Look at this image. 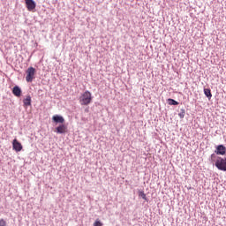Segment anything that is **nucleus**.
Masks as SVG:
<instances>
[{
  "mask_svg": "<svg viewBox=\"0 0 226 226\" xmlns=\"http://www.w3.org/2000/svg\"><path fill=\"white\" fill-rule=\"evenodd\" d=\"M12 149L17 153H20L22 151V144L17 140V139H13L12 141Z\"/></svg>",
  "mask_w": 226,
  "mask_h": 226,
  "instance_id": "5",
  "label": "nucleus"
},
{
  "mask_svg": "<svg viewBox=\"0 0 226 226\" xmlns=\"http://www.w3.org/2000/svg\"><path fill=\"white\" fill-rule=\"evenodd\" d=\"M215 153L217 154L223 155L226 153V147L223 145H219V146H217L216 150L215 151Z\"/></svg>",
  "mask_w": 226,
  "mask_h": 226,
  "instance_id": "6",
  "label": "nucleus"
},
{
  "mask_svg": "<svg viewBox=\"0 0 226 226\" xmlns=\"http://www.w3.org/2000/svg\"><path fill=\"white\" fill-rule=\"evenodd\" d=\"M25 3L28 11H33L36 9V3L34 0H25Z\"/></svg>",
  "mask_w": 226,
  "mask_h": 226,
  "instance_id": "4",
  "label": "nucleus"
},
{
  "mask_svg": "<svg viewBox=\"0 0 226 226\" xmlns=\"http://www.w3.org/2000/svg\"><path fill=\"white\" fill-rule=\"evenodd\" d=\"M12 94H14V96L20 98V96L22 95V90L20 89V87L16 86L12 88Z\"/></svg>",
  "mask_w": 226,
  "mask_h": 226,
  "instance_id": "7",
  "label": "nucleus"
},
{
  "mask_svg": "<svg viewBox=\"0 0 226 226\" xmlns=\"http://www.w3.org/2000/svg\"><path fill=\"white\" fill-rule=\"evenodd\" d=\"M215 167L219 170H222L223 172L226 171V158L217 157L215 162Z\"/></svg>",
  "mask_w": 226,
  "mask_h": 226,
  "instance_id": "2",
  "label": "nucleus"
},
{
  "mask_svg": "<svg viewBox=\"0 0 226 226\" xmlns=\"http://www.w3.org/2000/svg\"><path fill=\"white\" fill-rule=\"evenodd\" d=\"M0 226H6V221L4 219H0Z\"/></svg>",
  "mask_w": 226,
  "mask_h": 226,
  "instance_id": "15",
  "label": "nucleus"
},
{
  "mask_svg": "<svg viewBox=\"0 0 226 226\" xmlns=\"http://www.w3.org/2000/svg\"><path fill=\"white\" fill-rule=\"evenodd\" d=\"M94 226H103V222L100 221V219H96L94 222Z\"/></svg>",
  "mask_w": 226,
  "mask_h": 226,
  "instance_id": "13",
  "label": "nucleus"
},
{
  "mask_svg": "<svg viewBox=\"0 0 226 226\" xmlns=\"http://www.w3.org/2000/svg\"><path fill=\"white\" fill-rule=\"evenodd\" d=\"M93 102V95L89 90L85 91L79 97L80 105H89Z\"/></svg>",
  "mask_w": 226,
  "mask_h": 226,
  "instance_id": "1",
  "label": "nucleus"
},
{
  "mask_svg": "<svg viewBox=\"0 0 226 226\" xmlns=\"http://www.w3.org/2000/svg\"><path fill=\"white\" fill-rule=\"evenodd\" d=\"M67 130H68V127H66V125L64 124H60L56 128V133H66Z\"/></svg>",
  "mask_w": 226,
  "mask_h": 226,
  "instance_id": "8",
  "label": "nucleus"
},
{
  "mask_svg": "<svg viewBox=\"0 0 226 226\" xmlns=\"http://www.w3.org/2000/svg\"><path fill=\"white\" fill-rule=\"evenodd\" d=\"M139 195L144 200H147V197L146 196V193H144V192H141Z\"/></svg>",
  "mask_w": 226,
  "mask_h": 226,
  "instance_id": "14",
  "label": "nucleus"
},
{
  "mask_svg": "<svg viewBox=\"0 0 226 226\" xmlns=\"http://www.w3.org/2000/svg\"><path fill=\"white\" fill-rule=\"evenodd\" d=\"M168 103H169V105H179V102H177L174 99H168Z\"/></svg>",
  "mask_w": 226,
  "mask_h": 226,
  "instance_id": "12",
  "label": "nucleus"
},
{
  "mask_svg": "<svg viewBox=\"0 0 226 226\" xmlns=\"http://www.w3.org/2000/svg\"><path fill=\"white\" fill-rule=\"evenodd\" d=\"M52 120L55 123H61L62 124L64 123V118L59 115L53 116Z\"/></svg>",
  "mask_w": 226,
  "mask_h": 226,
  "instance_id": "9",
  "label": "nucleus"
},
{
  "mask_svg": "<svg viewBox=\"0 0 226 226\" xmlns=\"http://www.w3.org/2000/svg\"><path fill=\"white\" fill-rule=\"evenodd\" d=\"M23 103L25 107H29L31 105V96H26V98L23 100Z\"/></svg>",
  "mask_w": 226,
  "mask_h": 226,
  "instance_id": "11",
  "label": "nucleus"
},
{
  "mask_svg": "<svg viewBox=\"0 0 226 226\" xmlns=\"http://www.w3.org/2000/svg\"><path fill=\"white\" fill-rule=\"evenodd\" d=\"M216 155L215 154H213L212 155H211V158L213 159V158H215Z\"/></svg>",
  "mask_w": 226,
  "mask_h": 226,
  "instance_id": "16",
  "label": "nucleus"
},
{
  "mask_svg": "<svg viewBox=\"0 0 226 226\" xmlns=\"http://www.w3.org/2000/svg\"><path fill=\"white\" fill-rule=\"evenodd\" d=\"M204 94L208 98V100H211L213 98V94H211V89L209 88H204Z\"/></svg>",
  "mask_w": 226,
  "mask_h": 226,
  "instance_id": "10",
  "label": "nucleus"
},
{
  "mask_svg": "<svg viewBox=\"0 0 226 226\" xmlns=\"http://www.w3.org/2000/svg\"><path fill=\"white\" fill-rule=\"evenodd\" d=\"M35 73H36V69H34V67H29L26 70V82H33Z\"/></svg>",
  "mask_w": 226,
  "mask_h": 226,
  "instance_id": "3",
  "label": "nucleus"
}]
</instances>
